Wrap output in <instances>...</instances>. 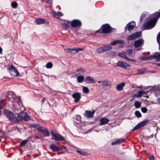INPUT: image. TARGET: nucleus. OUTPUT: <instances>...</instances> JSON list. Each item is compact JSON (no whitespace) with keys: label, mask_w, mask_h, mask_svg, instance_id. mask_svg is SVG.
<instances>
[{"label":"nucleus","mask_w":160,"mask_h":160,"mask_svg":"<svg viewBox=\"0 0 160 160\" xmlns=\"http://www.w3.org/2000/svg\"><path fill=\"white\" fill-rule=\"evenodd\" d=\"M141 93H142V95H143V94H147V93L148 92H145L144 91H142V90H141Z\"/></svg>","instance_id":"53"},{"label":"nucleus","mask_w":160,"mask_h":160,"mask_svg":"<svg viewBox=\"0 0 160 160\" xmlns=\"http://www.w3.org/2000/svg\"><path fill=\"white\" fill-rule=\"evenodd\" d=\"M28 142V140H25L22 141L21 142L19 146V147H23Z\"/></svg>","instance_id":"34"},{"label":"nucleus","mask_w":160,"mask_h":160,"mask_svg":"<svg viewBox=\"0 0 160 160\" xmlns=\"http://www.w3.org/2000/svg\"><path fill=\"white\" fill-rule=\"evenodd\" d=\"M18 6V4L15 2H13L11 3V6L13 8H16Z\"/></svg>","instance_id":"44"},{"label":"nucleus","mask_w":160,"mask_h":160,"mask_svg":"<svg viewBox=\"0 0 160 160\" xmlns=\"http://www.w3.org/2000/svg\"><path fill=\"white\" fill-rule=\"evenodd\" d=\"M125 141V139H120L112 142L111 143V144L112 145H114L116 144H119L124 142Z\"/></svg>","instance_id":"23"},{"label":"nucleus","mask_w":160,"mask_h":160,"mask_svg":"<svg viewBox=\"0 0 160 160\" xmlns=\"http://www.w3.org/2000/svg\"><path fill=\"white\" fill-rule=\"evenodd\" d=\"M35 22L36 24L37 25L41 24H48L49 22H48L45 19H43L41 18H37L35 19Z\"/></svg>","instance_id":"12"},{"label":"nucleus","mask_w":160,"mask_h":160,"mask_svg":"<svg viewBox=\"0 0 160 160\" xmlns=\"http://www.w3.org/2000/svg\"><path fill=\"white\" fill-rule=\"evenodd\" d=\"M72 97L75 99L74 102H78L81 98V94L80 92L74 93L72 95Z\"/></svg>","instance_id":"15"},{"label":"nucleus","mask_w":160,"mask_h":160,"mask_svg":"<svg viewBox=\"0 0 160 160\" xmlns=\"http://www.w3.org/2000/svg\"><path fill=\"white\" fill-rule=\"evenodd\" d=\"M154 157L153 156H151L149 158V160H154Z\"/></svg>","instance_id":"56"},{"label":"nucleus","mask_w":160,"mask_h":160,"mask_svg":"<svg viewBox=\"0 0 160 160\" xmlns=\"http://www.w3.org/2000/svg\"><path fill=\"white\" fill-rule=\"evenodd\" d=\"M134 105L136 108H138L140 107L141 104L139 102L136 101L135 102Z\"/></svg>","instance_id":"39"},{"label":"nucleus","mask_w":160,"mask_h":160,"mask_svg":"<svg viewBox=\"0 0 160 160\" xmlns=\"http://www.w3.org/2000/svg\"><path fill=\"white\" fill-rule=\"evenodd\" d=\"M52 137V139L56 141H65V139L64 137L58 134L54 133L53 131L51 132Z\"/></svg>","instance_id":"6"},{"label":"nucleus","mask_w":160,"mask_h":160,"mask_svg":"<svg viewBox=\"0 0 160 160\" xmlns=\"http://www.w3.org/2000/svg\"><path fill=\"white\" fill-rule=\"evenodd\" d=\"M149 122V120L146 119L144 121H142L139 123L134 128L132 129V131H133L136 130L142 127L145 126L148 122Z\"/></svg>","instance_id":"7"},{"label":"nucleus","mask_w":160,"mask_h":160,"mask_svg":"<svg viewBox=\"0 0 160 160\" xmlns=\"http://www.w3.org/2000/svg\"><path fill=\"white\" fill-rule=\"evenodd\" d=\"M95 112L94 110L92 111H91L90 110H86L85 111V113L84 114V115L85 116L88 118H90L92 117L94 113Z\"/></svg>","instance_id":"16"},{"label":"nucleus","mask_w":160,"mask_h":160,"mask_svg":"<svg viewBox=\"0 0 160 160\" xmlns=\"http://www.w3.org/2000/svg\"><path fill=\"white\" fill-rule=\"evenodd\" d=\"M2 49L1 47H0V54H2Z\"/></svg>","instance_id":"60"},{"label":"nucleus","mask_w":160,"mask_h":160,"mask_svg":"<svg viewBox=\"0 0 160 160\" xmlns=\"http://www.w3.org/2000/svg\"><path fill=\"white\" fill-rule=\"evenodd\" d=\"M151 60L155 59L156 62H160V53L158 52H155L153 54L151 55Z\"/></svg>","instance_id":"13"},{"label":"nucleus","mask_w":160,"mask_h":160,"mask_svg":"<svg viewBox=\"0 0 160 160\" xmlns=\"http://www.w3.org/2000/svg\"><path fill=\"white\" fill-rule=\"evenodd\" d=\"M152 15L154 17L152 18L157 22L158 18L160 17V12H156L152 14Z\"/></svg>","instance_id":"22"},{"label":"nucleus","mask_w":160,"mask_h":160,"mask_svg":"<svg viewBox=\"0 0 160 160\" xmlns=\"http://www.w3.org/2000/svg\"><path fill=\"white\" fill-rule=\"evenodd\" d=\"M25 114L23 117V118H22L21 120V121L22 120H24L25 121H28L31 119L30 116L26 112V113H24Z\"/></svg>","instance_id":"27"},{"label":"nucleus","mask_w":160,"mask_h":160,"mask_svg":"<svg viewBox=\"0 0 160 160\" xmlns=\"http://www.w3.org/2000/svg\"><path fill=\"white\" fill-rule=\"evenodd\" d=\"M3 101V100H1L0 101V116L1 115V109L2 108V105H1V103H2Z\"/></svg>","instance_id":"52"},{"label":"nucleus","mask_w":160,"mask_h":160,"mask_svg":"<svg viewBox=\"0 0 160 160\" xmlns=\"http://www.w3.org/2000/svg\"><path fill=\"white\" fill-rule=\"evenodd\" d=\"M125 43V42L123 40H117L113 41L111 43V45H117L118 44H119L121 45H123Z\"/></svg>","instance_id":"21"},{"label":"nucleus","mask_w":160,"mask_h":160,"mask_svg":"<svg viewBox=\"0 0 160 160\" xmlns=\"http://www.w3.org/2000/svg\"><path fill=\"white\" fill-rule=\"evenodd\" d=\"M137 97L138 98H141L142 96V93L141 90L139 91L138 92H137Z\"/></svg>","instance_id":"49"},{"label":"nucleus","mask_w":160,"mask_h":160,"mask_svg":"<svg viewBox=\"0 0 160 160\" xmlns=\"http://www.w3.org/2000/svg\"><path fill=\"white\" fill-rule=\"evenodd\" d=\"M32 127L36 128L38 131L41 126H40L39 125L35 123H33L31 124V126Z\"/></svg>","instance_id":"36"},{"label":"nucleus","mask_w":160,"mask_h":160,"mask_svg":"<svg viewBox=\"0 0 160 160\" xmlns=\"http://www.w3.org/2000/svg\"><path fill=\"white\" fill-rule=\"evenodd\" d=\"M109 121V119L106 118H102L100 120V125H103L106 123H108Z\"/></svg>","instance_id":"24"},{"label":"nucleus","mask_w":160,"mask_h":160,"mask_svg":"<svg viewBox=\"0 0 160 160\" xmlns=\"http://www.w3.org/2000/svg\"><path fill=\"white\" fill-rule=\"evenodd\" d=\"M149 72H150L151 73H155L156 72L155 71H149Z\"/></svg>","instance_id":"63"},{"label":"nucleus","mask_w":160,"mask_h":160,"mask_svg":"<svg viewBox=\"0 0 160 160\" xmlns=\"http://www.w3.org/2000/svg\"><path fill=\"white\" fill-rule=\"evenodd\" d=\"M141 111L144 113H146L148 111V109L146 107H142L141 109Z\"/></svg>","instance_id":"48"},{"label":"nucleus","mask_w":160,"mask_h":160,"mask_svg":"<svg viewBox=\"0 0 160 160\" xmlns=\"http://www.w3.org/2000/svg\"><path fill=\"white\" fill-rule=\"evenodd\" d=\"M118 56L122 58H124L126 60H128V59H129V58H128L127 56H126V55H125L123 54L122 53H118Z\"/></svg>","instance_id":"38"},{"label":"nucleus","mask_w":160,"mask_h":160,"mask_svg":"<svg viewBox=\"0 0 160 160\" xmlns=\"http://www.w3.org/2000/svg\"><path fill=\"white\" fill-rule=\"evenodd\" d=\"M46 100V99L45 97L43 98L42 99V100L41 101V102H42V103H43L44 102H45V101Z\"/></svg>","instance_id":"55"},{"label":"nucleus","mask_w":160,"mask_h":160,"mask_svg":"<svg viewBox=\"0 0 160 160\" xmlns=\"http://www.w3.org/2000/svg\"><path fill=\"white\" fill-rule=\"evenodd\" d=\"M77 80L78 82H82L84 80V77L82 75L78 76L77 77Z\"/></svg>","instance_id":"31"},{"label":"nucleus","mask_w":160,"mask_h":160,"mask_svg":"<svg viewBox=\"0 0 160 160\" xmlns=\"http://www.w3.org/2000/svg\"><path fill=\"white\" fill-rule=\"evenodd\" d=\"M8 100L12 102L16 101V99L15 97H13L12 94H8L7 96Z\"/></svg>","instance_id":"28"},{"label":"nucleus","mask_w":160,"mask_h":160,"mask_svg":"<svg viewBox=\"0 0 160 160\" xmlns=\"http://www.w3.org/2000/svg\"><path fill=\"white\" fill-rule=\"evenodd\" d=\"M103 84L104 85L106 86H108V82L106 81H104L103 82Z\"/></svg>","instance_id":"51"},{"label":"nucleus","mask_w":160,"mask_h":160,"mask_svg":"<svg viewBox=\"0 0 160 160\" xmlns=\"http://www.w3.org/2000/svg\"><path fill=\"white\" fill-rule=\"evenodd\" d=\"M24 113H26V112L22 111L18 113H17L18 115L17 116V119L18 120L17 123L21 121V119L23 118V117L25 114Z\"/></svg>","instance_id":"17"},{"label":"nucleus","mask_w":160,"mask_h":160,"mask_svg":"<svg viewBox=\"0 0 160 160\" xmlns=\"http://www.w3.org/2000/svg\"><path fill=\"white\" fill-rule=\"evenodd\" d=\"M146 14H142L140 17V21L142 22V20L145 18L146 17Z\"/></svg>","instance_id":"47"},{"label":"nucleus","mask_w":160,"mask_h":160,"mask_svg":"<svg viewBox=\"0 0 160 160\" xmlns=\"http://www.w3.org/2000/svg\"><path fill=\"white\" fill-rule=\"evenodd\" d=\"M128 60H129L130 61H132L134 62H135L136 61L132 59L129 58V59H128Z\"/></svg>","instance_id":"58"},{"label":"nucleus","mask_w":160,"mask_h":160,"mask_svg":"<svg viewBox=\"0 0 160 160\" xmlns=\"http://www.w3.org/2000/svg\"><path fill=\"white\" fill-rule=\"evenodd\" d=\"M143 40L142 39H138L135 42L134 46L135 48H138L140 46H142L143 43Z\"/></svg>","instance_id":"18"},{"label":"nucleus","mask_w":160,"mask_h":160,"mask_svg":"<svg viewBox=\"0 0 160 160\" xmlns=\"http://www.w3.org/2000/svg\"><path fill=\"white\" fill-rule=\"evenodd\" d=\"M9 72L11 76L13 77H21L22 76L18 72V70L16 69L12 65L9 66Z\"/></svg>","instance_id":"4"},{"label":"nucleus","mask_w":160,"mask_h":160,"mask_svg":"<svg viewBox=\"0 0 160 160\" xmlns=\"http://www.w3.org/2000/svg\"><path fill=\"white\" fill-rule=\"evenodd\" d=\"M104 51L109 50L112 48V47L110 45H105L102 46Z\"/></svg>","instance_id":"30"},{"label":"nucleus","mask_w":160,"mask_h":160,"mask_svg":"<svg viewBox=\"0 0 160 160\" xmlns=\"http://www.w3.org/2000/svg\"><path fill=\"white\" fill-rule=\"evenodd\" d=\"M38 131L44 137H48L49 135L48 130L44 127L41 126Z\"/></svg>","instance_id":"11"},{"label":"nucleus","mask_w":160,"mask_h":160,"mask_svg":"<svg viewBox=\"0 0 160 160\" xmlns=\"http://www.w3.org/2000/svg\"><path fill=\"white\" fill-rule=\"evenodd\" d=\"M103 52H104V50L102 46L98 48L96 50V52L98 53H101Z\"/></svg>","instance_id":"40"},{"label":"nucleus","mask_w":160,"mask_h":160,"mask_svg":"<svg viewBox=\"0 0 160 160\" xmlns=\"http://www.w3.org/2000/svg\"><path fill=\"white\" fill-rule=\"evenodd\" d=\"M52 63L51 62H48L46 65V67L48 68H51L52 67Z\"/></svg>","instance_id":"45"},{"label":"nucleus","mask_w":160,"mask_h":160,"mask_svg":"<svg viewBox=\"0 0 160 160\" xmlns=\"http://www.w3.org/2000/svg\"><path fill=\"white\" fill-rule=\"evenodd\" d=\"M125 53L128 56H131L132 53V50L131 49L127 50L125 51Z\"/></svg>","instance_id":"32"},{"label":"nucleus","mask_w":160,"mask_h":160,"mask_svg":"<svg viewBox=\"0 0 160 160\" xmlns=\"http://www.w3.org/2000/svg\"><path fill=\"white\" fill-rule=\"evenodd\" d=\"M83 91L85 93H87L89 92V90L88 88L86 87H83L82 88Z\"/></svg>","instance_id":"43"},{"label":"nucleus","mask_w":160,"mask_h":160,"mask_svg":"<svg viewBox=\"0 0 160 160\" xmlns=\"http://www.w3.org/2000/svg\"><path fill=\"white\" fill-rule=\"evenodd\" d=\"M77 152L80 154V155L83 156H86L87 154L86 152L79 150H77Z\"/></svg>","instance_id":"46"},{"label":"nucleus","mask_w":160,"mask_h":160,"mask_svg":"<svg viewBox=\"0 0 160 160\" xmlns=\"http://www.w3.org/2000/svg\"><path fill=\"white\" fill-rule=\"evenodd\" d=\"M62 27L65 30H67L69 27V22L68 21L64 22H62L61 23Z\"/></svg>","instance_id":"26"},{"label":"nucleus","mask_w":160,"mask_h":160,"mask_svg":"<svg viewBox=\"0 0 160 160\" xmlns=\"http://www.w3.org/2000/svg\"><path fill=\"white\" fill-rule=\"evenodd\" d=\"M125 82H122L121 83L118 84L117 85L116 88L117 90L118 91H121L122 89L125 86Z\"/></svg>","instance_id":"29"},{"label":"nucleus","mask_w":160,"mask_h":160,"mask_svg":"<svg viewBox=\"0 0 160 160\" xmlns=\"http://www.w3.org/2000/svg\"><path fill=\"white\" fill-rule=\"evenodd\" d=\"M34 138H37L38 139H40V138L39 137L37 136H35Z\"/></svg>","instance_id":"62"},{"label":"nucleus","mask_w":160,"mask_h":160,"mask_svg":"<svg viewBox=\"0 0 160 160\" xmlns=\"http://www.w3.org/2000/svg\"><path fill=\"white\" fill-rule=\"evenodd\" d=\"M72 28L80 27L82 25L81 21L78 19H74L71 22H69Z\"/></svg>","instance_id":"8"},{"label":"nucleus","mask_w":160,"mask_h":160,"mask_svg":"<svg viewBox=\"0 0 160 160\" xmlns=\"http://www.w3.org/2000/svg\"><path fill=\"white\" fill-rule=\"evenodd\" d=\"M137 94H135L133 96V98H138V97H137Z\"/></svg>","instance_id":"61"},{"label":"nucleus","mask_w":160,"mask_h":160,"mask_svg":"<svg viewBox=\"0 0 160 160\" xmlns=\"http://www.w3.org/2000/svg\"><path fill=\"white\" fill-rule=\"evenodd\" d=\"M156 22L152 18H151L144 24V30H149L155 26Z\"/></svg>","instance_id":"3"},{"label":"nucleus","mask_w":160,"mask_h":160,"mask_svg":"<svg viewBox=\"0 0 160 160\" xmlns=\"http://www.w3.org/2000/svg\"><path fill=\"white\" fill-rule=\"evenodd\" d=\"M156 64L158 65V66L160 67V63H157Z\"/></svg>","instance_id":"64"},{"label":"nucleus","mask_w":160,"mask_h":160,"mask_svg":"<svg viewBox=\"0 0 160 160\" xmlns=\"http://www.w3.org/2000/svg\"><path fill=\"white\" fill-rule=\"evenodd\" d=\"M4 112L8 120L11 122L17 123V117L13 112L8 110H4Z\"/></svg>","instance_id":"1"},{"label":"nucleus","mask_w":160,"mask_h":160,"mask_svg":"<svg viewBox=\"0 0 160 160\" xmlns=\"http://www.w3.org/2000/svg\"><path fill=\"white\" fill-rule=\"evenodd\" d=\"M142 33L141 32H136L133 34L129 35L127 38V41L128 42L139 38L142 35Z\"/></svg>","instance_id":"5"},{"label":"nucleus","mask_w":160,"mask_h":160,"mask_svg":"<svg viewBox=\"0 0 160 160\" xmlns=\"http://www.w3.org/2000/svg\"><path fill=\"white\" fill-rule=\"evenodd\" d=\"M117 65L122 68H124L126 69H129L130 68V65L125 62L121 61H118L117 63Z\"/></svg>","instance_id":"10"},{"label":"nucleus","mask_w":160,"mask_h":160,"mask_svg":"<svg viewBox=\"0 0 160 160\" xmlns=\"http://www.w3.org/2000/svg\"><path fill=\"white\" fill-rule=\"evenodd\" d=\"M84 81L87 83H95V80L90 76H88L85 79Z\"/></svg>","instance_id":"19"},{"label":"nucleus","mask_w":160,"mask_h":160,"mask_svg":"<svg viewBox=\"0 0 160 160\" xmlns=\"http://www.w3.org/2000/svg\"><path fill=\"white\" fill-rule=\"evenodd\" d=\"M67 52L71 54H75L77 53L76 48H68L67 49Z\"/></svg>","instance_id":"25"},{"label":"nucleus","mask_w":160,"mask_h":160,"mask_svg":"<svg viewBox=\"0 0 160 160\" xmlns=\"http://www.w3.org/2000/svg\"><path fill=\"white\" fill-rule=\"evenodd\" d=\"M135 27V23L134 21H132L127 24L125 27V31L128 30L130 31L133 29Z\"/></svg>","instance_id":"9"},{"label":"nucleus","mask_w":160,"mask_h":160,"mask_svg":"<svg viewBox=\"0 0 160 160\" xmlns=\"http://www.w3.org/2000/svg\"><path fill=\"white\" fill-rule=\"evenodd\" d=\"M80 70H81V71L82 72H85V70L84 69H83L82 68H80Z\"/></svg>","instance_id":"59"},{"label":"nucleus","mask_w":160,"mask_h":160,"mask_svg":"<svg viewBox=\"0 0 160 160\" xmlns=\"http://www.w3.org/2000/svg\"><path fill=\"white\" fill-rule=\"evenodd\" d=\"M113 28L108 24L103 25L97 31V32H99L100 33L108 34L111 32Z\"/></svg>","instance_id":"2"},{"label":"nucleus","mask_w":160,"mask_h":160,"mask_svg":"<svg viewBox=\"0 0 160 160\" xmlns=\"http://www.w3.org/2000/svg\"><path fill=\"white\" fill-rule=\"evenodd\" d=\"M32 136H29L28 137V138H27V139L26 140H28V141H29V140L30 139H32Z\"/></svg>","instance_id":"57"},{"label":"nucleus","mask_w":160,"mask_h":160,"mask_svg":"<svg viewBox=\"0 0 160 160\" xmlns=\"http://www.w3.org/2000/svg\"><path fill=\"white\" fill-rule=\"evenodd\" d=\"M107 54L108 55L114 56L116 54L115 52L112 51H109L107 52Z\"/></svg>","instance_id":"42"},{"label":"nucleus","mask_w":160,"mask_h":160,"mask_svg":"<svg viewBox=\"0 0 160 160\" xmlns=\"http://www.w3.org/2000/svg\"><path fill=\"white\" fill-rule=\"evenodd\" d=\"M134 114L135 116L138 118H140L142 117V114L139 111H136Z\"/></svg>","instance_id":"37"},{"label":"nucleus","mask_w":160,"mask_h":160,"mask_svg":"<svg viewBox=\"0 0 160 160\" xmlns=\"http://www.w3.org/2000/svg\"><path fill=\"white\" fill-rule=\"evenodd\" d=\"M155 93L156 99L158 101V102L160 104V97L158 98V96H160V86H157Z\"/></svg>","instance_id":"14"},{"label":"nucleus","mask_w":160,"mask_h":160,"mask_svg":"<svg viewBox=\"0 0 160 160\" xmlns=\"http://www.w3.org/2000/svg\"><path fill=\"white\" fill-rule=\"evenodd\" d=\"M157 40L159 45V49H160V32L158 33L157 36Z\"/></svg>","instance_id":"35"},{"label":"nucleus","mask_w":160,"mask_h":160,"mask_svg":"<svg viewBox=\"0 0 160 160\" xmlns=\"http://www.w3.org/2000/svg\"><path fill=\"white\" fill-rule=\"evenodd\" d=\"M76 49L77 51V52L80 51H81L83 50V49L81 48H76Z\"/></svg>","instance_id":"54"},{"label":"nucleus","mask_w":160,"mask_h":160,"mask_svg":"<svg viewBox=\"0 0 160 160\" xmlns=\"http://www.w3.org/2000/svg\"><path fill=\"white\" fill-rule=\"evenodd\" d=\"M49 148L53 152L58 151L61 150V149L60 148L58 147L55 144H51Z\"/></svg>","instance_id":"20"},{"label":"nucleus","mask_w":160,"mask_h":160,"mask_svg":"<svg viewBox=\"0 0 160 160\" xmlns=\"http://www.w3.org/2000/svg\"><path fill=\"white\" fill-rule=\"evenodd\" d=\"M56 14L58 16H62L63 14L60 12L58 11Z\"/></svg>","instance_id":"50"},{"label":"nucleus","mask_w":160,"mask_h":160,"mask_svg":"<svg viewBox=\"0 0 160 160\" xmlns=\"http://www.w3.org/2000/svg\"><path fill=\"white\" fill-rule=\"evenodd\" d=\"M144 71L142 69H140L138 70V71L133 74L134 75H138L142 74L144 73Z\"/></svg>","instance_id":"33"},{"label":"nucleus","mask_w":160,"mask_h":160,"mask_svg":"<svg viewBox=\"0 0 160 160\" xmlns=\"http://www.w3.org/2000/svg\"><path fill=\"white\" fill-rule=\"evenodd\" d=\"M152 57H151V55L148 56V57H142L141 60H151Z\"/></svg>","instance_id":"41"}]
</instances>
